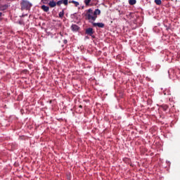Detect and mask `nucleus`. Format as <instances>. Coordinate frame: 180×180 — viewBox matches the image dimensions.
Segmentation results:
<instances>
[{"label":"nucleus","mask_w":180,"mask_h":180,"mask_svg":"<svg viewBox=\"0 0 180 180\" xmlns=\"http://www.w3.org/2000/svg\"><path fill=\"white\" fill-rule=\"evenodd\" d=\"M41 9L44 11V12H49V6H45V5H43V6H41Z\"/></svg>","instance_id":"6e6552de"},{"label":"nucleus","mask_w":180,"mask_h":180,"mask_svg":"<svg viewBox=\"0 0 180 180\" xmlns=\"http://www.w3.org/2000/svg\"><path fill=\"white\" fill-rule=\"evenodd\" d=\"M21 8L22 9H30V8H32V3L27 0H22L21 2Z\"/></svg>","instance_id":"f03ea898"},{"label":"nucleus","mask_w":180,"mask_h":180,"mask_svg":"<svg viewBox=\"0 0 180 180\" xmlns=\"http://www.w3.org/2000/svg\"><path fill=\"white\" fill-rule=\"evenodd\" d=\"M63 16H64V11H61L59 13V17L63 18Z\"/></svg>","instance_id":"4468645a"},{"label":"nucleus","mask_w":180,"mask_h":180,"mask_svg":"<svg viewBox=\"0 0 180 180\" xmlns=\"http://www.w3.org/2000/svg\"><path fill=\"white\" fill-rule=\"evenodd\" d=\"M101 15V10L98 8L96 9L94 11L92 8H89L85 11V19L89 20L90 23L95 22L98 18V15Z\"/></svg>","instance_id":"f257e3e1"},{"label":"nucleus","mask_w":180,"mask_h":180,"mask_svg":"<svg viewBox=\"0 0 180 180\" xmlns=\"http://www.w3.org/2000/svg\"><path fill=\"white\" fill-rule=\"evenodd\" d=\"M91 0H84V4L85 5H86V6H88V5H89V4L91 3Z\"/></svg>","instance_id":"9b49d317"},{"label":"nucleus","mask_w":180,"mask_h":180,"mask_svg":"<svg viewBox=\"0 0 180 180\" xmlns=\"http://www.w3.org/2000/svg\"><path fill=\"white\" fill-rule=\"evenodd\" d=\"M69 4H73L75 5V6H76V7L79 6V2L74 1V0L70 1Z\"/></svg>","instance_id":"0eeeda50"},{"label":"nucleus","mask_w":180,"mask_h":180,"mask_svg":"<svg viewBox=\"0 0 180 180\" xmlns=\"http://www.w3.org/2000/svg\"><path fill=\"white\" fill-rule=\"evenodd\" d=\"M86 34H89V36H92L94 34V29L88 28L86 30Z\"/></svg>","instance_id":"39448f33"},{"label":"nucleus","mask_w":180,"mask_h":180,"mask_svg":"<svg viewBox=\"0 0 180 180\" xmlns=\"http://www.w3.org/2000/svg\"><path fill=\"white\" fill-rule=\"evenodd\" d=\"M93 26H94V27H101L103 28L105 27V24H103V22H93Z\"/></svg>","instance_id":"7ed1b4c3"},{"label":"nucleus","mask_w":180,"mask_h":180,"mask_svg":"<svg viewBox=\"0 0 180 180\" xmlns=\"http://www.w3.org/2000/svg\"><path fill=\"white\" fill-rule=\"evenodd\" d=\"M1 16H2V13L0 12V18H1Z\"/></svg>","instance_id":"2eb2a0df"},{"label":"nucleus","mask_w":180,"mask_h":180,"mask_svg":"<svg viewBox=\"0 0 180 180\" xmlns=\"http://www.w3.org/2000/svg\"><path fill=\"white\" fill-rule=\"evenodd\" d=\"M155 4H156V5H161L162 1H161V0H155Z\"/></svg>","instance_id":"9d476101"},{"label":"nucleus","mask_w":180,"mask_h":180,"mask_svg":"<svg viewBox=\"0 0 180 180\" xmlns=\"http://www.w3.org/2000/svg\"><path fill=\"white\" fill-rule=\"evenodd\" d=\"M136 0H129V5H136Z\"/></svg>","instance_id":"1a4fd4ad"},{"label":"nucleus","mask_w":180,"mask_h":180,"mask_svg":"<svg viewBox=\"0 0 180 180\" xmlns=\"http://www.w3.org/2000/svg\"><path fill=\"white\" fill-rule=\"evenodd\" d=\"M79 108H82V105H80V106H79Z\"/></svg>","instance_id":"dca6fc26"},{"label":"nucleus","mask_w":180,"mask_h":180,"mask_svg":"<svg viewBox=\"0 0 180 180\" xmlns=\"http://www.w3.org/2000/svg\"><path fill=\"white\" fill-rule=\"evenodd\" d=\"M48 4L50 8H56V6H57V2L53 0H51Z\"/></svg>","instance_id":"20e7f679"},{"label":"nucleus","mask_w":180,"mask_h":180,"mask_svg":"<svg viewBox=\"0 0 180 180\" xmlns=\"http://www.w3.org/2000/svg\"><path fill=\"white\" fill-rule=\"evenodd\" d=\"M63 4V0H60V1H58L57 3H56V5H58V6H60V5H62Z\"/></svg>","instance_id":"ddd939ff"},{"label":"nucleus","mask_w":180,"mask_h":180,"mask_svg":"<svg viewBox=\"0 0 180 180\" xmlns=\"http://www.w3.org/2000/svg\"><path fill=\"white\" fill-rule=\"evenodd\" d=\"M71 29H72V30L73 32H78L79 27L78 25H72L71 26Z\"/></svg>","instance_id":"423d86ee"},{"label":"nucleus","mask_w":180,"mask_h":180,"mask_svg":"<svg viewBox=\"0 0 180 180\" xmlns=\"http://www.w3.org/2000/svg\"><path fill=\"white\" fill-rule=\"evenodd\" d=\"M62 4H63V5H68V0H62Z\"/></svg>","instance_id":"f8f14e48"}]
</instances>
